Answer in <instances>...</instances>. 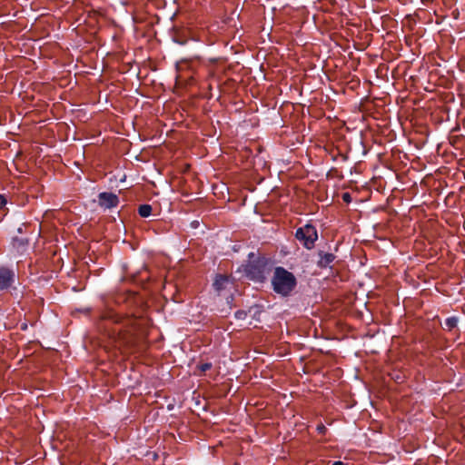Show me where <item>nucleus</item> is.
I'll return each instance as SVG.
<instances>
[{
	"label": "nucleus",
	"mask_w": 465,
	"mask_h": 465,
	"mask_svg": "<svg viewBox=\"0 0 465 465\" xmlns=\"http://www.w3.org/2000/svg\"><path fill=\"white\" fill-rule=\"evenodd\" d=\"M119 202V197L111 192H103L97 196L98 205L104 210L116 207Z\"/></svg>",
	"instance_id": "obj_5"
},
{
	"label": "nucleus",
	"mask_w": 465,
	"mask_h": 465,
	"mask_svg": "<svg viewBox=\"0 0 465 465\" xmlns=\"http://www.w3.org/2000/svg\"><path fill=\"white\" fill-rule=\"evenodd\" d=\"M26 329H27V325H26V323H23V324L21 325V330L25 331Z\"/></svg>",
	"instance_id": "obj_18"
},
{
	"label": "nucleus",
	"mask_w": 465,
	"mask_h": 465,
	"mask_svg": "<svg viewBox=\"0 0 465 465\" xmlns=\"http://www.w3.org/2000/svg\"><path fill=\"white\" fill-rule=\"evenodd\" d=\"M297 286L295 275L282 266L274 269L272 277V287L275 293L282 297H288Z\"/></svg>",
	"instance_id": "obj_1"
},
{
	"label": "nucleus",
	"mask_w": 465,
	"mask_h": 465,
	"mask_svg": "<svg viewBox=\"0 0 465 465\" xmlns=\"http://www.w3.org/2000/svg\"><path fill=\"white\" fill-rule=\"evenodd\" d=\"M295 238L307 250H312L318 240V231L314 225L308 223L296 229Z\"/></svg>",
	"instance_id": "obj_3"
},
{
	"label": "nucleus",
	"mask_w": 465,
	"mask_h": 465,
	"mask_svg": "<svg viewBox=\"0 0 465 465\" xmlns=\"http://www.w3.org/2000/svg\"><path fill=\"white\" fill-rule=\"evenodd\" d=\"M103 319L106 320V321H110L114 323H121L124 320L128 322V323L132 322L131 319H129V318L124 319L121 315H119L112 311L105 312L104 315L103 316Z\"/></svg>",
	"instance_id": "obj_8"
},
{
	"label": "nucleus",
	"mask_w": 465,
	"mask_h": 465,
	"mask_svg": "<svg viewBox=\"0 0 465 465\" xmlns=\"http://www.w3.org/2000/svg\"><path fill=\"white\" fill-rule=\"evenodd\" d=\"M234 317L236 320H245L247 317V312L244 310H238L235 312Z\"/></svg>",
	"instance_id": "obj_11"
},
{
	"label": "nucleus",
	"mask_w": 465,
	"mask_h": 465,
	"mask_svg": "<svg viewBox=\"0 0 465 465\" xmlns=\"http://www.w3.org/2000/svg\"><path fill=\"white\" fill-rule=\"evenodd\" d=\"M341 158L343 161H346L347 160V156L343 155V154H341Z\"/></svg>",
	"instance_id": "obj_19"
},
{
	"label": "nucleus",
	"mask_w": 465,
	"mask_h": 465,
	"mask_svg": "<svg viewBox=\"0 0 465 465\" xmlns=\"http://www.w3.org/2000/svg\"><path fill=\"white\" fill-rule=\"evenodd\" d=\"M459 318L457 316L448 317L444 322L443 330L452 331L457 329Z\"/></svg>",
	"instance_id": "obj_9"
},
{
	"label": "nucleus",
	"mask_w": 465,
	"mask_h": 465,
	"mask_svg": "<svg viewBox=\"0 0 465 465\" xmlns=\"http://www.w3.org/2000/svg\"><path fill=\"white\" fill-rule=\"evenodd\" d=\"M342 200H343L345 203H351V194H350L349 193H343V195H342Z\"/></svg>",
	"instance_id": "obj_14"
},
{
	"label": "nucleus",
	"mask_w": 465,
	"mask_h": 465,
	"mask_svg": "<svg viewBox=\"0 0 465 465\" xmlns=\"http://www.w3.org/2000/svg\"><path fill=\"white\" fill-rule=\"evenodd\" d=\"M7 203V200L4 194H0V209L5 206Z\"/></svg>",
	"instance_id": "obj_13"
},
{
	"label": "nucleus",
	"mask_w": 465,
	"mask_h": 465,
	"mask_svg": "<svg viewBox=\"0 0 465 465\" xmlns=\"http://www.w3.org/2000/svg\"><path fill=\"white\" fill-rule=\"evenodd\" d=\"M318 260L316 264L321 269H326L331 267V263L336 259L335 254L331 252H326L324 251L319 250L317 252Z\"/></svg>",
	"instance_id": "obj_6"
},
{
	"label": "nucleus",
	"mask_w": 465,
	"mask_h": 465,
	"mask_svg": "<svg viewBox=\"0 0 465 465\" xmlns=\"http://www.w3.org/2000/svg\"><path fill=\"white\" fill-rule=\"evenodd\" d=\"M229 282L230 280L228 276L218 274L213 281V287L218 293H220L227 287Z\"/></svg>",
	"instance_id": "obj_7"
},
{
	"label": "nucleus",
	"mask_w": 465,
	"mask_h": 465,
	"mask_svg": "<svg viewBox=\"0 0 465 465\" xmlns=\"http://www.w3.org/2000/svg\"><path fill=\"white\" fill-rule=\"evenodd\" d=\"M332 465H348V464H346V463H344V462H342V461H341V460H337V461H334V462L332 463Z\"/></svg>",
	"instance_id": "obj_17"
},
{
	"label": "nucleus",
	"mask_w": 465,
	"mask_h": 465,
	"mask_svg": "<svg viewBox=\"0 0 465 465\" xmlns=\"http://www.w3.org/2000/svg\"><path fill=\"white\" fill-rule=\"evenodd\" d=\"M213 364L211 362H204V363H201L197 366V368L202 371V372H205L207 371H209L211 368H212Z\"/></svg>",
	"instance_id": "obj_12"
},
{
	"label": "nucleus",
	"mask_w": 465,
	"mask_h": 465,
	"mask_svg": "<svg viewBox=\"0 0 465 465\" xmlns=\"http://www.w3.org/2000/svg\"><path fill=\"white\" fill-rule=\"evenodd\" d=\"M317 430L319 431V433L324 434L326 431V428L323 424H320L317 426Z\"/></svg>",
	"instance_id": "obj_15"
},
{
	"label": "nucleus",
	"mask_w": 465,
	"mask_h": 465,
	"mask_svg": "<svg viewBox=\"0 0 465 465\" xmlns=\"http://www.w3.org/2000/svg\"><path fill=\"white\" fill-rule=\"evenodd\" d=\"M15 282V273L13 269L0 266V292L11 289Z\"/></svg>",
	"instance_id": "obj_4"
},
{
	"label": "nucleus",
	"mask_w": 465,
	"mask_h": 465,
	"mask_svg": "<svg viewBox=\"0 0 465 465\" xmlns=\"http://www.w3.org/2000/svg\"><path fill=\"white\" fill-rule=\"evenodd\" d=\"M210 77H212V78H215V74H214V73H211Z\"/></svg>",
	"instance_id": "obj_20"
},
{
	"label": "nucleus",
	"mask_w": 465,
	"mask_h": 465,
	"mask_svg": "<svg viewBox=\"0 0 465 465\" xmlns=\"http://www.w3.org/2000/svg\"><path fill=\"white\" fill-rule=\"evenodd\" d=\"M268 261L264 256L250 252L248 261L243 265V272L245 276L255 282H263L266 279Z\"/></svg>",
	"instance_id": "obj_2"
},
{
	"label": "nucleus",
	"mask_w": 465,
	"mask_h": 465,
	"mask_svg": "<svg viewBox=\"0 0 465 465\" xmlns=\"http://www.w3.org/2000/svg\"><path fill=\"white\" fill-rule=\"evenodd\" d=\"M153 207L150 204L144 203L138 207V213L143 218H147L152 214Z\"/></svg>",
	"instance_id": "obj_10"
},
{
	"label": "nucleus",
	"mask_w": 465,
	"mask_h": 465,
	"mask_svg": "<svg viewBox=\"0 0 465 465\" xmlns=\"http://www.w3.org/2000/svg\"><path fill=\"white\" fill-rule=\"evenodd\" d=\"M174 42L181 45H183L187 43V40L186 39H180L178 37H175L174 38Z\"/></svg>",
	"instance_id": "obj_16"
}]
</instances>
